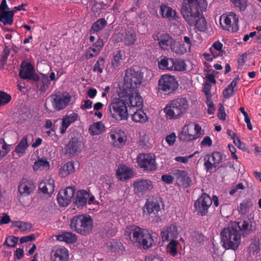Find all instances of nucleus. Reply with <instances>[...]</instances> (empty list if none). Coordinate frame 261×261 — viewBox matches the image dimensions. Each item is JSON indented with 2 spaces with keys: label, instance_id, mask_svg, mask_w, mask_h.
I'll list each match as a JSON object with an SVG mask.
<instances>
[{
  "label": "nucleus",
  "instance_id": "obj_1",
  "mask_svg": "<svg viewBox=\"0 0 261 261\" xmlns=\"http://www.w3.org/2000/svg\"><path fill=\"white\" fill-rule=\"evenodd\" d=\"M124 235L130 243L144 249H148L155 244V233L136 225L127 226L124 229Z\"/></svg>",
  "mask_w": 261,
  "mask_h": 261
},
{
  "label": "nucleus",
  "instance_id": "obj_2",
  "mask_svg": "<svg viewBox=\"0 0 261 261\" xmlns=\"http://www.w3.org/2000/svg\"><path fill=\"white\" fill-rule=\"evenodd\" d=\"M207 6L206 0H184L181 4L180 13L185 21L194 23L198 16L202 14Z\"/></svg>",
  "mask_w": 261,
  "mask_h": 261
},
{
  "label": "nucleus",
  "instance_id": "obj_3",
  "mask_svg": "<svg viewBox=\"0 0 261 261\" xmlns=\"http://www.w3.org/2000/svg\"><path fill=\"white\" fill-rule=\"evenodd\" d=\"M117 96L113 98L108 106V111L115 120L121 121L127 120L128 116L126 102L125 101L126 93L116 89Z\"/></svg>",
  "mask_w": 261,
  "mask_h": 261
},
{
  "label": "nucleus",
  "instance_id": "obj_4",
  "mask_svg": "<svg viewBox=\"0 0 261 261\" xmlns=\"http://www.w3.org/2000/svg\"><path fill=\"white\" fill-rule=\"evenodd\" d=\"M189 109L188 99L180 97L170 101L164 108V112L168 119L175 120L181 117Z\"/></svg>",
  "mask_w": 261,
  "mask_h": 261
},
{
  "label": "nucleus",
  "instance_id": "obj_5",
  "mask_svg": "<svg viewBox=\"0 0 261 261\" xmlns=\"http://www.w3.org/2000/svg\"><path fill=\"white\" fill-rule=\"evenodd\" d=\"M220 236L222 246L226 249L237 250L241 244V234L236 223L224 228Z\"/></svg>",
  "mask_w": 261,
  "mask_h": 261
},
{
  "label": "nucleus",
  "instance_id": "obj_6",
  "mask_svg": "<svg viewBox=\"0 0 261 261\" xmlns=\"http://www.w3.org/2000/svg\"><path fill=\"white\" fill-rule=\"evenodd\" d=\"M143 73L140 70H135L133 68L126 70L123 83L119 85L117 89L126 93V91L138 90L142 84Z\"/></svg>",
  "mask_w": 261,
  "mask_h": 261
},
{
  "label": "nucleus",
  "instance_id": "obj_7",
  "mask_svg": "<svg viewBox=\"0 0 261 261\" xmlns=\"http://www.w3.org/2000/svg\"><path fill=\"white\" fill-rule=\"evenodd\" d=\"M70 226L72 230L77 233L86 236L92 231L93 220L89 215L75 216L70 220Z\"/></svg>",
  "mask_w": 261,
  "mask_h": 261
},
{
  "label": "nucleus",
  "instance_id": "obj_8",
  "mask_svg": "<svg viewBox=\"0 0 261 261\" xmlns=\"http://www.w3.org/2000/svg\"><path fill=\"white\" fill-rule=\"evenodd\" d=\"M204 134V131L198 124L190 123L185 125L178 134V138L182 141L196 140Z\"/></svg>",
  "mask_w": 261,
  "mask_h": 261
},
{
  "label": "nucleus",
  "instance_id": "obj_9",
  "mask_svg": "<svg viewBox=\"0 0 261 261\" xmlns=\"http://www.w3.org/2000/svg\"><path fill=\"white\" fill-rule=\"evenodd\" d=\"M178 83L173 75L165 74L161 75L158 80V91L163 93H172L178 88Z\"/></svg>",
  "mask_w": 261,
  "mask_h": 261
},
{
  "label": "nucleus",
  "instance_id": "obj_10",
  "mask_svg": "<svg viewBox=\"0 0 261 261\" xmlns=\"http://www.w3.org/2000/svg\"><path fill=\"white\" fill-rule=\"evenodd\" d=\"M238 20L237 15L233 12H230L220 16V23L223 29L236 32L239 29Z\"/></svg>",
  "mask_w": 261,
  "mask_h": 261
},
{
  "label": "nucleus",
  "instance_id": "obj_11",
  "mask_svg": "<svg viewBox=\"0 0 261 261\" xmlns=\"http://www.w3.org/2000/svg\"><path fill=\"white\" fill-rule=\"evenodd\" d=\"M71 96L67 92H57L50 96V101L53 107L57 111L64 109L69 104Z\"/></svg>",
  "mask_w": 261,
  "mask_h": 261
},
{
  "label": "nucleus",
  "instance_id": "obj_12",
  "mask_svg": "<svg viewBox=\"0 0 261 261\" xmlns=\"http://www.w3.org/2000/svg\"><path fill=\"white\" fill-rule=\"evenodd\" d=\"M137 162L141 168L147 171L155 170L157 168L155 156L151 153L139 154L137 156Z\"/></svg>",
  "mask_w": 261,
  "mask_h": 261
},
{
  "label": "nucleus",
  "instance_id": "obj_13",
  "mask_svg": "<svg viewBox=\"0 0 261 261\" xmlns=\"http://www.w3.org/2000/svg\"><path fill=\"white\" fill-rule=\"evenodd\" d=\"M212 200L211 197L206 193H203L195 202V211L198 215L205 216L208 212V210L212 205Z\"/></svg>",
  "mask_w": 261,
  "mask_h": 261
},
{
  "label": "nucleus",
  "instance_id": "obj_14",
  "mask_svg": "<svg viewBox=\"0 0 261 261\" xmlns=\"http://www.w3.org/2000/svg\"><path fill=\"white\" fill-rule=\"evenodd\" d=\"M134 191L139 196L150 192L153 188V182L149 179H139L133 184Z\"/></svg>",
  "mask_w": 261,
  "mask_h": 261
},
{
  "label": "nucleus",
  "instance_id": "obj_15",
  "mask_svg": "<svg viewBox=\"0 0 261 261\" xmlns=\"http://www.w3.org/2000/svg\"><path fill=\"white\" fill-rule=\"evenodd\" d=\"M109 135L111 142L114 147L120 148L125 145L127 137L125 133L120 128L111 129Z\"/></svg>",
  "mask_w": 261,
  "mask_h": 261
},
{
  "label": "nucleus",
  "instance_id": "obj_16",
  "mask_svg": "<svg viewBox=\"0 0 261 261\" xmlns=\"http://www.w3.org/2000/svg\"><path fill=\"white\" fill-rule=\"evenodd\" d=\"M97 204L98 202L95 200L94 196L89 191L80 190L76 193V197L75 200V205L79 207L83 206L86 204Z\"/></svg>",
  "mask_w": 261,
  "mask_h": 261
},
{
  "label": "nucleus",
  "instance_id": "obj_17",
  "mask_svg": "<svg viewBox=\"0 0 261 261\" xmlns=\"http://www.w3.org/2000/svg\"><path fill=\"white\" fill-rule=\"evenodd\" d=\"M125 101L126 106L129 107L141 108L143 105V99L140 96L138 90L126 91Z\"/></svg>",
  "mask_w": 261,
  "mask_h": 261
},
{
  "label": "nucleus",
  "instance_id": "obj_18",
  "mask_svg": "<svg viewBox=\"0 0 261 261\" xmlns=\"http://www.w3.org/2000/svg\"><path fill=\"white\" fill-rule=\"evenodd\" d=\"M75 189L74 187H69L61 190L57 197L59 204L62 206H66L71 202L75 194Z\"/></svg>",
  "mask_w": 261,
  "mask_h": 261
},
{
  "label": "nucleus",
  "instance_id": "obj_19",
  "mask_svg": "<svg viewBox=\"0 0 261 261\" xmlns=\"http://www.w3.org/2000/svg\"><path fill=\"white\" fill-rule=\"evenodd\" d=\"M126 57L124 51L116 50L113 53L111 60V67L109 72H114L119 69L124 64Z\"/></svg>",
  "mask_w": 261,
  "mask_h": 261
},
{
  "label": "nucleus",
  "instance_id": "obj_20",
  "mask_svg": "<svg viewBox=\"0 0 261 261\" xmlns=\"http://www.w3.org/2000/svg\"><path fill=\"white\" fill-rule=\"evenodd\" d=\"M234 223L237 224V227L239 228L243 236L249 234L255 230V223L253 219L246 218L242 221Z\"/></svg>",
  "mask_w": 261,
  "mask_h": 261
},
{
  "label": "nucleus",
  "instance_id": "obj_21",
  "mask_svg": "<svg viewBox=\"0 0 261 261\" xmlns=\"http://www.w3.org/2000/svg\"><path fill=\"white\" fill-rule=\"evenodd\" d=\"M117 42H123L125 45L130 46L134 44L137 38L135 33L133 30L125 31L124 34H117L115 31L114 35Z\"/></svg>",
  "mask_w": 261,
  "mask_h": 261
},
{
  "label": "nucleus",
  "instance_id": "obj_22",
  "mask_svg": "<svg viewBox=\"0 0 261 261\" xmlns=\"http://www.w3.org/2000/svg\"><path fill=\"white\" fill-rule=\"evenodd\" d=\"M69 258L68 250L63 246H55L51 252L52 261H67Z\"/></svg>",
  "mask_w": 261,
  "mask_h": 261
},
{
  "label": "nucleus",
  "instance_id": "obj_23",
  "mask_svg": "<svg viewBox=\"0 0 261 261\" xmlns=\"http://www.w3.org/2000/svg\"><path fill=\"white\" fill-rule=\"evenodd\" d=\"M163 242L169 240H176L178 235L176 225L174 224H170L164 228L161 232Z\"/></svg>",
  "mask_w": 261,
  "mask_h": 261
},
{
  "label": "nucleus",
  "instance_id": "obj_24",
  "mask_svg": "<svg viewBox=\"0 0 261 261\" xmlns=\"http://www.w3.org/2000/svg\"><path fill=\"white\" fill-rule=\"evenodd\" d=\"M84 147L83 142L76 138H72L65 147L67 153L70 155L80 152Z\"/></svg>",
  "mask_w": 261,
  "mask_h": 261
},
{
  "label": "nucleus",
  "instance_id": "obj_25",
  "mask_svg": "<svg viewBox=\"0 0 261 261\" xmlns=\"http://www.w3.org/2000/svg\"><path fill=\"white\" fill-rule=\"evenodd\" d=\"M55 188V180L50 175L46 176L39 185V190L43 193L51 194Z\"/></svg>",
  "mask_w": 261,
  "mask_h": 261
},
{
  "label": "nucleus",
  "instance_id": "obj_26",
  "mask_svg": "<svg viewBox=\"0 0 261 261\" xmlns=\"http://www.w3.org/2000/svg\"><path fill=\"white\" fill-rule=\"evenodd\" d=\"M114 186L113 177L110 175L102 176L98 182L99 188L104 193H109Z\"/></svg>",
  "mask_w": 261,
  "mask_h": 261
},
{
  "label": "nucleus",
  "instance_id": "obj_27",
  "mask_svg": "<svg viewBox=\"0 0 261 261\" xmlns=\"http://www.w3.org/2000/svg\"><path fill=\"white\" fill-rule=\"evenodd\" d=\"M35 188L33 182L31 180L23 178L18 186V191L21 196H27L33 192Z\"/></svg>",
  "mask_w": 261,
  "mask_h": 261
},
{
  "label": "nucleus",
  "instance_id": "obj_28",
  "mask_svg": "<svg viewBox=\"0 0 261 261\" xmlns=\"http://www.w3.org/2000/svg\"><path fill=\"white\" fill-rule=\"evenodd\" d=\"M161 210L160 204L156 199H147L143 208V212L148 215L155 214Z\"/></svg>",
  "mask_w": 261,
  "mask_h": 261
},
{
  "label": "nucleus",
  "instance_id": "obj_29",
  "mask_svg": "<svg viewBox=\"0 0 261 261\" xmlns=\"http://www.w3.org/2000/svg\"><path fill=\"white\" fill-rule=\"evenodd\" d=\"M172 175L176 178L177 180L182 184L184 187H188L192 184V180L187 171L179 169H175L172 171Z\"/></svg>",
  "mask_w": 261,
  "mask_h": 261
},
{
  "label": "nucleus",
  "instance_id": "obj_30",
  "mask_svg": "<svg viewBox=\"0 0 261 261\" xmlns=\"http://www.w3.org/2000/svg\"><path fill=\"white\" fill-rule=\"evenodd\" d=\"M78 117V114L74 112L66 115L62 119L59 128L60 133L61 134H64L70 124L77 119Z\"/></svg>",
  "mask_w": 261,
  "mask_h": 261
},
{
  "label": "nucleus",
  "instance_id": "obj_31",
  "mask_svg": "<svg viewBox=\"0 0 261 261\" xmlns=\"http://www.w3.org/2000/svg\"><path fill=\"white\" fill-rule=\"evenodd\" d=\"M98 37L96 42L88 48L85 54V57L88 59L96 57L99 54L104 45L103 40L98 36Z\"/></svg>",
  "mask_w": 261,
  "mask_h": 261
},
{
  "label": "nucleus",
  "instance_id": "obj_32",
  "mask_svg": "<svg viewBox=\"0 0 261 261\" xmlns=\"http://www.w3.org/2000/svg\"><path fill=\"white\" fill-rule=\"evenodd\" d=\"M132 168L125 165H120L116 170V176L121 180H125L133 176Z\"/></svg>",
  "mask_w": 261,
  "mask_h": 261
},
{
  "label": "nucleus",
  "instance_id": "obj_33",
  "mask_svg": "<svg viewBox=\"0 0 261 261\" xmlns=\"http://www.w3.org/2000/svg\"><path fill=\"white\" fill-rule=\"evenodd\" d=\"M29 146L28 142V138L25 136L22 138L19 141L15 149L13 151V155L16 158H20L23 156L25 153L26 150Z\"/></svg>",
  "mask_w": 261,
  "mask_h": 261
},
{
  "label": "nucleus",
  "instance_id": "obj_34",
  "mask_svg": "<svg viewBox=\"0 0 261 261\" xmlns=\"http://www.w3.org/2000/svg\"><path fill=\"white\" fill-rule=\"evenodd\" d=\"M104 249L107 251L113 252L118 254H122L125 250L122 243L114 240L107 243L104 246Z\"/></svg>",
  "mask_w": 261,
  "mask_h": 261
},
{
  "label": "nucleus",
  "instance_id": "obj_35",
  "mask_svg": "<svg viewBox=\"0 0 261 261\" xmlns=\"http://www.w3.org/2000/svg\"><path fill=\"white\" fill-rule=\"evenodd\" d=\"M159 12L163 18H167L169 20H174L178 17L176 11L166 5H162L160 6Z\"/></svg>",
  "mask_w": 261,
  "mask_h": 261
},
{
  "label": "nucleus",
  "instance_id": "obj_36",
  "mask_svg": "<svg viewBox=\"0 0 261 261\" xmlns=\"http://www.w3.org/2000/svg\"><path fill=\"white\" fill-rule=\"evenodd\" d=\"M34 69L33 66L25 62L21 64V69L19 71L20 76L23 79H31L33 78Z\"/></svg>",
  "mask_w": 261,
  "mask_h": 261
},
{
  "label": "nucleus",
  "instance_id": "obj_37",
  "mask_svg": "<svg viewBox=\"0 0 261 261\" xmlns=\"http://www.w3.org/2000/svg\"><path fill=\"white\" fill-rule=\"evenodd\" d=\"M174 59L168 58L166 56H161L158 60V65L160 69L172 71Z\"/></svg>",
  "mask_w": 261,
  "mask_h": 261
},
{
  "label": "nucleus",
  "instance_id": "obj_38",
  "mask_svg": "<svg viewBox=\"0 0 261 261\" xmlns=\"http://www.w3.org/2000/svg\"><path fill=\"white\" fill-rule=\"evenodd\" d=\"M261 243L258 238H253L248 247V252L250 255L257 256L260 252Z\"/></svg>",
  "mask_w": 261,
  "mask_h": 261
},
{
  "label": "nucleus",
  "instance_id": "obj_39",
  "mask_svg": "<svg viewBox=\"0 0 261 261\" xmlns=\"http://www.w3.org/2000/svg\"><path fill=\"white\" fill-rule=\"evenodd\" d=\"M188 24L191 27H195L200 32H204L207 29L206 20L203 17L202 14L198 16V17L194 21V23H189Z\"/></svg>",
  "mask_w": 261,
  "mask_h": 261
},
{
  "label": "nucleus",
  "instance_id": "obj_40",
  "mask_svg": "<svg viewBox=\"0 0 261 261\" xmlns=\"http://www.w3.org/2000/svg\"><path fill=\"white\" fill-rule=\"evenodd\" d=\"M158 40L159 44L162 49L166 50L169 47L172 48L174 40L168 34H165L161 35Z\"/></svg>",
  "mask_w": 261,
  "mask_h": 261
},
{
  "label": "nucleus",
  "instance_id": "obj_41",
  "mask_svg": "<svg viewBox=\"0 0 261 261\" xmlns=\"http://www.w3.org/2000/svg\"><path fill=\"white\" fill-rule=\"evenodd\" d=\"M56 239L59 241L65 242L71 244L75 243L77 240L76 236L71 232H64L57 236Z\"/></svg>",
  "mask_w": 261,
  "mask_h": 261
},
{
  "label": "nucleus",
  "instance_id": "obj_42",
  "mask_svg": "<svg viewBox=\"0 0 261 261\" xmlns=\"http://www.w3.org/2000/svg\"><path fill=\"white\" fill-rule=\"evenodd\" d=\"M75 172L73 162H69L61 166L59 170V175L62 177H65Z\"/></svg>",
  "mask_w": 261,
  "mask_h": 261
},
{
  "label": "nucleus",
  "instance_id": "obj_43",
  "mask_svg": "<svg viewBox=\"0 0 261 261\" xmlns=\"http://www.w3.org/2000/svg\"><path fill=\"white\" fill-rule=\"evenodd\" d=\"M223 44L219 40L215 41L210 48V53L213 58L221 56L225 53L222 50Z\"/></svg>",
  "mask_w": 261,
  "mask_h": 261
},
{
  "label": "nucleus",
  "instance_id": "obj_44",
  "mask_svg": "<svg viewBox=\"0 0 261 261\" xmlns=\"http://www.w3.org/2000/svg\"><path fill=\"white\" fill-rule=\"evenodd\" d=\"M33 168L35 171L39 170L47 171L50 168V164L46 159L39 158L34 162Z\"/></svg>",
  "mask_w": 261,
  "mask_h": 261
},
{
  "label": "nucleus",
  "instance_id": "obj_45",
  "mask_svg": "<svg viewBox=\"0 0 261 261\" xmlns=\"http://www.w3.org/2000/svg\"><path fill=\"white\" fill-rule=\"evenodd\" d=\"M14 11L0 12V21L4 25H11L13 22Z\"/></svg>",
  "mask_w": 261,
  "mask_h": 261
},
{
  "label": "nucleus",
  "instance_id": "obj_46",
  "mask_svg": "<svg viewBox=\"0 0 261 261\" xmlns=\"http://www.w3.org/2000/svg\"><path fill=\"white\" fill-rule=\"evenodd\" d=\"M107 24V20L104 18H100L93 23L90 30V34L92 35L101 31Z\"/></svg>",
  "mask_w": 261,
  "mask_h": 261
},
{
  "label": "nucleus",
  "instance_id": "obj_47",
  "mask_svg": "<svg viewBox=\"0 0 261 261\" xmlns=\"http://www.w3.org/2000/svg\"><path fill=\"white\" fill-rule=\"evenodd\" d=\"M105 125L101 121L94 123L89 128V133L93 136L99 135L105 131Z\"/></svg>",
  "mask_w": 261,
  "mask_h": 261
},
{
  "label": "nucleus",
  "instance_id": "obj_48",
  "mask_svg": "<svg viewBox=\"0 0 261 261\" xmlns=\"http://www.w3.org/2000/svg\"><path fill=\"white\" fill-rule=\"evenodd\" d=\"M169 241L170 242L167 246V252L171 256L174 257L177 255L179 243L176 240H169Z\"/></svg>",
  "mask_w": 261,
  "mask_h": 261
},
{
  "label": "nucleus",
  "instance_id": "obj_49",
  "mask_svg": "<svg viewBox=\"0 0 261 261\" xmlns=\"http://www.w3.org/2000/svg\"><path fill=\"white\" fill-rule=\"evenodd\" d=\"M132 120L136 122L145 123L148 120V117L146 113L141 110H137L132 116Z\"/></svg>",
  "mask_w": 261,
  "mask_h": 261
},
{
  "label": "nucleus",
  "instance_id": "obj_50",
  "mask_svg": "<svg viewBox=\"0 0 261 261\" xmlns=\"http://www.w3.org/2000/svg\"><path fill=\"white\" fill-rule=\"evenodd\" d=\"M238 83L237 79H234L230 84L223 91V96L228 98L232 96L234 91V88L237 86Z\"/></svg>",
  "mask_w": 261,
  "mask_h": 261
},
{
  "label": "nucleus",
  "instance_id": "obj_51",
  "mask_svg": "<svg viewBox=\"0 0 261 261\" xmlns=\"http://www.w3.org/2000/svg\"><path fill=\"white\" fill-rule=\"evenodd\" d=\"M11 145L3 139H0V160L3 159L10 151Z\"/></svg>",
  "mask_w": 261,
  "mask_h": 261
},
{
  "label": "nucleus",
  "instance_id": "obj_52",
  "mask_svg": "<svg viewBox=\"0 0 261 261\" xmlns=\"http://www.w3.org/2000/svg\"><path fill=\"white\" fill-rule=\"evenodd\" d=\"M173 67L172 70L184 71L186 69V65L185 62L182 60L174 59L173 60Z\"/></svg>",
  "mask_w": 261,
  "mask_h": 261
},
{
  "label": "nucleus",
  "instance_id": "obj_53",
  "mask_svg": "<svg viewBox=\"0 0 261 261\" xmlns=\"http://www.w3.org/2000/svg\"><path fill=\"white\" fill-rule=\"evenodd\" d=\"M105 61L102 57H99L98 60L94 65L93 70L94 72H97L99 73H101L103 72V69L105 67Z\"/></svg>",
  "mask_w": 261,
  "mask_h": 261
},
{
  "label": "nucleus",
  "instance_id": "obj_54",
  "mask_svg": "<svg viewBox=\"0 0 261 261\" xmlns=\"http://www.w3.org/2000/svg\"><path fill=\"white\" fill-rule=\"evenodd\" d=\"M207 156L217 167L221 162L222 160L221 153L217 151L214 152L212 154L207 155Z\"/></svg>",
  "mask_w": 261,
  "mask_h": 261
},
{
  "label": "nucleus",
  "instance_id": "obj_55",
  "mask_svg": "<svg viewBox=\"0 0 261 261\" xmlns=\"http://www.w3.org/2000/svg\"><path fill=\"white\" fill-rule=\"evenodd\" d=\"M14 226L17 227L20 231H24L31 228V224L29 223L21 221H15L13 223Z\"/></svg>",
  "mask_w": 261,
  "mask_h": 261
},
{
  "label": "nucleus",
  "instance_id": "obj_56",
  "mask_svg": "<svg viewBox=\"0 0 261 261\" xmlns=\"http://www.w3.org/2000/svg\"><path fill=\"white\" fill-rule=\"evenodd\" d=\"M172 49L173 51L182 55L187 53V50H189V47L184 43H178L176 44V47L174 46Z\"/></svg>",
  "mask_w": 261,
  "mask_h": 261
},
{
  "label": "nucleus",
  "instance_id": "obj_57",
  "mask_svg": "<svg viewBox=\"0 0 261 261\" xmlns=\"http://www.w3.org/2000/svg\"><path fill=\"white\" fill-rule=\"evenodd\" d=\"M204 160L205 162L204 163V166L205 169L206 170L207 172H212L217 166L212 162L207 156H205Z\"/></svg>",
  "mask_w": 261,
  "mask_h": 261
},
{
  "label": "nucleus",
  "instance_id": "obj_58",
  "mask_svg": "<svg viewBox=\"0 0 261 261\" xmlns=\"http://www.w3.org/2000/svg\"><path fill=\"white\" fill-rule=\"evenodd\" d=\"M232 4L238 8L241 11H244L247 6L246 0H230Z\"/></svg>",
  "mask_w": 261,
  "mask_h": 261
},
{
  "label": "nucleus",
  "instance_id": "obj_59",
  "mask_svg": "<svg viewBox=\"0 0 261 261\" xmlns=\"http://www.w3.org/2000/svg\"><path fill=\"white\" fill-rule=\"evenodd\" d=\"M18 242V238L13 236L7 237L4 245H6L9 247H15Z\"/></svg>",
  "mask_w": 261,
  "mask_h": 261
},
{
  "label": "nucleus",
  "instance_id": "obj_60",
  "mask_svg": "<svg viewBox=\"0 0 261 261\" xmlns=\"http://www.w3.org/2000/svg\"><path fill=\"white\" fill-rule=\"evenodd\" d=\"M11 97L8 94L0 91V106L5 105L11 100Z\"/></svg>",
  "mask_w": 261,
  "mask_h": 261
},
{
  "label": "nucleus",
  "instance_id": "obj_61",
  "mask_svg": "<svg viewBox=\"0 0 261 261\" xmlns=\"http://www.w3.org/2000/svg\"><path fill=\"white\" fill-rule=\"evenodd\" d=\"M211 98H206V103L208 108L207 110V113L210 115H212L214 114L216 108L213 102L211 100Z\"/></svg>",
  "mask_w": 261,
  "mask_h": 261
},
{
  "label": "nucleus",
  "instance_id": "obj_62",
  "mask_svg": "<svg viewBox=\"0 0 261 261\" xmlns=\"http://www.w3.org/2000/svg\"><path fill=\"white\" fill-rule=\"evenodd\" d=\"M197 153V151L194 152L193 153L186 156H176L174 160L175 161L178 162H180L184 164H186L188 162L189 159L193 158L195 154Z\"/></svg>",
  "mask_w": 261,
  "mask_h": 261
},
{
  "label": "nucleus",
  "instance_id": "obj_63",
  "mask_svg": "<svg viewBox=\"0 0 261 261\" xmlns=\"http://www.w3.org/2000/svg\"><path fill=\"white\" fill-rule=\"evenodd\" d=\"M176 139V136L175 133H172L167 135L165 138V141L169 146L173 145Z\"/></svg>",
  "mask_w": 261,
  "mask_h": 261
},
{
  "label": "nucleus",
  "instance_id": "obj_64",
  "mask_svg": "<svg viewBox=\"0 0 261 261\" xmlns=\"http://www.w3.org/2000/svg\"><path fill=\"white\" fill-rule=\"evenodd\" d=\"M226 113L225 112V109L222 103H219V109L218 113V117L219 119L224 120L226 118Z\"/></svg>",
  "mask_w": 261,
  "mask_h": 261
}]
</instances>
